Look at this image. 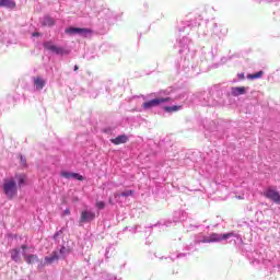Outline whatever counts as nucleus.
I'll return each mask as SVG.
<instances>
[{
	"mask_svg": "<svg viewBox=\"0 0 280 280\" xmlns=\"http://www.w3.org/2000/svg\"><path fill=\"white\" fill-rule=\"evenodd\" d=\"M140 96H133V100H137V98H139Z\"/></svg>",
	"mask_w": 280,
	"mask_h": 280,
	"instance_id": "nucleus-46",
	"label": "nucleus"
},
{
	"mask_svg": "<svg viewBox=\"0 0 280 280\" xmlns=\"http://www.w3.org/2000/svg\"><path fill=\"white\" fill-rule=\"evenodd\" d=\"M60 235V232L55 233L54 238L58 237Z\"/></svg>",
	"mask_w": 280,
	"mask_h": 280,
	"instance_id": "nucleus-45",
	"label": "nucleus"
},
{
	"mask_svg": "<svg viewBox=\"0 0 280 280\" xmlns=\"http://www.w3.org/2000/svg\"><path fill=\"white\" fill-rule=\"evenodd\" d=\"M58 252V255H59V259H66V257L69 255L70 250L69 248L65 247V246H61Z\"/></svg>",
	"mask_w": 280,
	"mask_h": 280,
	"instance_id": "nucleus-24",
	"label": "nucleus"
},
{
	"mask_svg": "<svg viewBox=\"0 0 280 280\" xmlns=\"http://www.w3.org/2000/svg\"><path fill=\"white\" fill-rule=\"evenodd\" d=\"M80 69V67H78V65H75L74 67H73V71H78Z\"/></svg>",
	"mask_w": 280,
	"mask_h": 280,
	"instance_id": "nucleus-44",
	"label": "nucleus"
},
{
	"mask_svg": "<svg viewBox=\"0 0 280 280\" xmlns=\"http://www.w3.org/2000/svg\"><path fill=\"white\" fill-rule=\"evenodd\" d=\"M140 229L139 225L132 226L129 229L130 233H137V230Z\"/></svg>",
	"mask_w": 280,
	"mask_h": 280,
	"instance_id": "nucleus-36",
	"label": "nucleus"
},
{
	"mask_svg": "<svg viewBox=\"0 0 280 280\" xmlns=\"http://www.w3.org/2000/svg\"><path fill=\"white\" fill-rule=\"evenodd\" d=\"M13 178L16 180L19 187H21L22 185H25V176L15 175V177H13Z\"/></svg>",
	"mask_w": 280,
	"mask_h": 280,
	"instance_id": "nucleus-26",
	"label": "nucleus"
},
{
	"mask_svg": "<svg viewBox=\"0 0 280 280\" xmlns=\"http://www.w3.org/2000/svg\"><path fill=\"white\" fill-rule=\"evenodd\" d=\"M95 207H96V209L98 211H102V210L106 209V202H104V201H96Z\"/></svg>",
	"mask_w": 280,
	"mask_h": 280,
	"instance_id": "nucleus-27",
	"label": "nucleus"
},
{
	"mask_svg": "<svg viewBox=\"0 0 280 280\" xmlns=\"http://www.w3.org/2000/svg\"><path fill=\"white\" fill-rule=\"evenodd\" d=\"M2 191L7 196L8 200H13L16 194H19V185L14 177L5 178L2 185Z\"/></svg>",
	"mask_w": 280,
	"mask_h": 280,
	"instance_id": "nucleus-4",
	"label": "nucleus"
},
{
	"mask_svg": "<svg viewBox=\"0 0 280 280\" xmlns=\"http://www.w3.org/2000/svg\"><path fill=\"white\" fill-rule=\"evenodd\" d=\"M244 78H245L244 72L238 73V79H240V80H244Z\"/></svg>",
	"mask_w": 280,
	"mask_h": 280,
	"instance_id": "nucleus-39",
	"label": "nucleus"
},
{
	"mask_svg": "<svg viewBox=\"0 0 280 280\" xmlns=\"http://www.w3.org/2000/svg\"><path fill=\"white\" fill-rule=\"evenodd\" d=\"M231 95H233L234 97H240V95H246V88L245 86L231 88Z\"/></svg>",
	"mask_w": 280,
	"mask_h": 280,
	"instance_id": "nucleus-18",
	"label": "nucleus"
},
{
	"mask_svg": "<svg viewBox=\"0 0 280 280\" xmlns=\"http://www.w3.org/2000/svg\"><path fill=\"white\" fill-rule=\"evenodd\" d=\"M33 84L35 86V91H43L47 84V80L43 79L42 77H34Z\"/></svg>",
	"mask_w": 280,
	"mask_h": 280,
	"instance_id": "nucleus-14",
	"label": "nucleus"
},
{
	"mask_svg": "<svg viewBox=\"0 0 280 280\" xmlns=\"http://www.w3.org/2000/svg\"><path fill=\"white\" fill-rule=\"evenodd\" d=\"M177 47L179 49V56H182L179 67H182L184 71L189 70L191 60H194V56H196V51L191 50V39L187 36L177 39Z\"/></svg>",
	"mask_w": 280,
	"mask_h": 280,
	"instance_id": "nucleus-2",
	"label": "nucleus"
},
{
	"mask_svg": "<svg viewBox=\"0 0 280 280\" xmlns=\"http://www.w3.org/2000/svg\"><path fill=\"white\" fill-rule=\"evenodd\" d=\"M95 218V211L88 208L83 209L80 214L79 225L84 226V224H91V222H93Z\"/></svg>",
	"mask_w": 280,
	"mask_h": 280,
	"instance_id": "nucleus-7",
	"label": "nucleus"
},
{
	"mask_svg": "<svg viewBox=\"0 0 280 280\" xmlns=\"http://www.w3.org/2000/svg\"><path fill=\"white\" fill-rule=\"evenodd\" d=\"M217 56H218V46H215L214 48H211V51H210L211 60H214Z\"/></svg>",
	"mask_w": 280,
	"mask_h": 280,
	"instance_id": "nucleus-28",
	"label": "nucleus"
},
{
	"mask_svg": "<svg viewBox=\"0 0 280 280\" xmlns=\"http://www.w3.org/2000/svg\"><path fill=\"white\" fill-rule=\"evenodd\" d=\"M229 60H231V57H222L221 65H226V62H229Z\"/></svg>",
	"mask_w": 280,
	"mask_h": 280,
	"instance_id": "nucleus-35",
	"label": "nucleus"
},
{
	"mask_svg": "<svg viewBox=\"0 0 280 280\" xmlns=\"http://www.w3.org/2000/svg\"><path fill=\"white\" fill-rule=\"evenodd\" d=\"M21 249L25 253V250H27V245H21Z\"/></svg>",
	"mask_w": 280,
	"mask_h": 280,
	"instance_id": "nucleus-40",
	"label": "nucleus"
},
{
	"mask_svg": "<svg viewBox=\"0 0 280 280\" xmlns=\"http://www.w3.org/2000/svg\"><path fill=\"white\" fill-rule=\"evenodd\" d=\"M44 49H47V51H50V54H55V56H68L69 54V50L55 45L51 40L44 42Z\"/></svg>",
	"mask_w": 280,
	"mask_h": 280,
	"instance_id": "nucleus-6",
	"label": "nucleus"
},
{
	"mask_svg": "<svg viewBox=\"0 0 280 280\" xmlns=\"http://www.w3.org/2000/svg\"><path fill=\"white\" fill-rule=\"evenodd\" d=\"M0 8H7V10H14L16 2L14 0H0Z\"/></svg>",
	"mask_w": 280,
	"mask_h": 280,
	"instance_id": "nucleus-21",
	"label": "nucleus"
},
{
	"mask_svg": "<svg viewBox=\"0 0 280 280\" xmlns=\"http://www.w3.org/2000/svg\"><path fill=\"white\" fill-rule=\"evenodd\" d=\"M186 250H194V245L190 244L189 246L186 247Z\"/></svg>",
	"mask_w": 280,
	"mask_h": 280,
	"instance_id": "nucleus-41",
	"label": "nucleus"
},
{
	"mask_svg": "<svg viewBox=\"0 0 280 280\" xmlns=\"http://www.w3.org/2000/svg\"><path fill=\"white\" fill-rule=\"evenodd\" d=\"M60 176L62 178H67V180H70V178H74V180H84V176L80 175V173H71L68 171H61Z\"/></svg>",
	"mask_w": 280,
	"mask_h": 280,
	"instance_id": "nucleus-12",
	"label": "nucleus"
},
{
	"mask_svg": "<svg viewBox=\"0 0 280 280\" xmlns=\"http://www.w3.org/2000/svg\"><path fill=\"white\" fill-rule=\"evenodd\" d=\"M197 97H198L200 104H202V106H212V105L207 104V102L213 101L210 91L209 92H200Z\"/></svg>",
	"mask_w": 280,
	"mask_h": 280,
	"instance_id": "nucleus-11",
	"label": "nucleus"
},
{
	"mask_svg": "<svg viewBox=\"0 0 280 280\" xmlns=\"http://www.w3.org/2000/svg\"><path fill=\"white\" fill-rule=\"evenodd\" d=\"M182 109H183V105H173V106L163 107L164 113H168V114L178 113V110H182Z\"/></svg>",
	"mask_w": 280,
	"mask_h": 280,
	"instance_id": "nucleus-22",
	"label": "nucleus"
},
{
	"mask_svg": "<svg viewBox=\"0 0 280 280\" xmlns=\"http://www.w3.org/2000/svg\"><path fill=\"white\" fill-rule=\"evenodd\" d=\"M187 220V212L185 210H177L173 213V222H185Z\"/></svg>",
	"mask_w": 280,
	"mask_h": 280,
	"instance_id": "nucleus-15",
	"label": "nucleus"
},
{
	"mask_svg": "<svg viewBox=\"0 0 280 280\" xmlns=\"http://www.w3.org/2000/svg\"><path fill=\"white\" fill-rule=\"evenodd\" d=\"M103 278L106 277L107 280H117V278L113 275H109V273H103L102 276Z\"/></svg>",
	"mask_w": 280,
	"mask_h": 280,
	"instance_id": "nucleus-33",
	"label": "nucleus"
},
{
	"mask_svg": "<svg viewBox=\"0 0 280 280\" xmlns=\"http://www.w3.org/2000/svg\"><path fill=\"white\" fill-rule=\"evenodd\" d=\"M39 23L44 27H54V25H56V20L50 15H44L43 19H40Z\"/></svg>",
	"mask_w": 280,
	"mask_h": 280,
	"instance_id": "nucleus-16",
	"label": "nucleus"
},
{
	"mask_svg": "<svg viewBox=\"0 0 280 280\" xmlns=\"http://www.w3.org/2000/svg\"><path fill=\"white\" fill-rule=\"evenodd\" d=\"M65 33L69 36H82L83 38H86V36L91 34V30L70 26L66 28Z\"/></svg>",
	"mask_w": 280,
	"mask_h": 280,
	"instance_id": "nucleus-8",
	"label": "nucleus"
},
{
	"mask_svg": "<svg viewBox=\"0 0 280 280\" xmlns=\"http://www.w3.org/2000/svg\"><path fill=\"white\" fill-rule=\"evenodd\" d=\"M188 255H189V253L177 252L176 254H171L168 259H171V261H176V259H184Z\"/></svg>",
	"mask_w": 280,
	"mask_h": 280,
	"instance_id": "nucleus-23",
	"label": "nucleus"
},
{
	"mask_svg": "<svg viewBox=\"0 0 280 280\" xmlns=\"http://www.w3.org/2000/svg\"><path fill=\"white\" fill-rule=\"evenodd\" d=\"M135 190H125L120 194V196H122V198H129V196H133Z\"/></svg>",
	"mask_w": 280,
	"mask_h": 280,
	"instance_id": "nucleus-29",
	"label": "nucleus"
},
{
	"mask_svg": "<svg viewBox=\"0 0 280 280\" xmlns=\"http://www.w3.org/2000/svg\"><path fill=\"white\" fill-rule=\"evenodd\" d=\"M210 95L212 97V101H207V104L210 106H223L224 104V91L212 88L210 90Z\"/></svg>",
	"mask_w": 280,
	"mask_h": 280,
	"instance_id": "nucleus-5",
	"label": "nucleus"
},
{
	"mask_svg": "<svg viewBox=\"0 0 280 280\" xmlns=\"http://www.w3.org/2000/svg\"><path fill=\"white\" fill-rule=\"evenodd\" d=\"M36 264H38V265H37V269H38V270H43V268H45V266H48L47 262H46V260H45V258H44V260H39V261H37Z\"/></svg>",
	"mask_w": 280,
	"mask_h": 280,
	"instance_id": "nucleus-30",
	"label": "nucleus"
},
{
	"mask_svg": "<svg viewBox=\"0 0 280 280\" xmlns=\"http://www.w3.org/2000/svg\"><path fill=\"white\" fill-rule=\"evenodd\" d=\"M110 143H113L114 145H121V143H128V136L126 135L117 136L116 138L110 139Z\"/></svg>",
	"mask_w": 280,
	"mask_h": 280,
	"instance_id": "nucleus-19",
	"label": "nucleus"
},
{
	"mask_svg": "<svg viewBox=\"0 0 280 280\" xmlns=\"http://www.w3.org/2000/svg\"><path fill=\"white\" fill-rule=\"evenodd\" d=\"M22 257L24 258L25 262L28 264V266H32V264L40 261V259H38V255L36 254H27L25 252H22Z\"/></svg>",
	"mask_w": 280,
	"mask_h": 280,
	"instance_id": "nucleus-13",
	"label": "nucleus"
},
{
	"mask_svg": "<svg viewBox=\"0 0 280 280\" xmlns=\"http://www.w3.org/2000/svg\"><path fill=\"white\" fill-rule=\"evenodd\" d=\"M20 163L21 165H27V160L25 159V156L20 155Z\"/></svg>",
	"mask_w": 280,
	"mask_h": 280,
	"instance_id": "nucleus-34",
	"label": "nucleus"
},
{
	"mask_svg": "<svg viewBox=\"0 0 280 280\" xmlns=\"http://www.w3.org/2000/svg\"><path fill=\"white\" fill-rule=\"evenodd\" d=\"M191 69H194V66H191Z\"/></svg>",
	"mask_w": 280,
	"mask_h": 280,
	"instance_id": "nucleus-48",
	"label": "nucleus"
},
{
	"mask_svg": "<svg viewBox=\"0 0 280 280\" xmlns=\"http://www.w3.org/2000/svg\"><path fill=\"white\" fill-rule=\"evenodd\" d=\"M229 30L222 25H218V23H213L212 25V34L214 36H218L219 38H224V36L228 34Z\"/></svg>",
	"mask_w": 280,
	"mask_h": 280,
	"instance_id": "nucleus-10",
	"label": "nucleus"
},
{
	"mask_svg": "<svg viewBox=\"0 0 280 280\" xmlns=\"http://www.w3.org/2000/svg\"><path fill=\"white\" fill-rule=\"evenodd\" d=\"M113 250V247L112 245L107 246L106 249H105V257L106 259H110V253Z\"/></svg>",
	"mask_w": 280,
	"mask_h": 280,
	"instance_id": "nucleus-31",
	"label": "nucleus"
},
{
	"mask_svg": "<svg viewBox=\"0 0 280 280\" xmlns=\"http://www.w3.org/2000/svg\"><path fill=\"white\" fill-rule=\"evenodd\" d=\"M253 257H254V261H256V264H259L261 261V259L260 258H256L255 255H253Z\"/></svg>",
	"mask_w": 280,
	"mask_h": 280,
	"instance_id": "nucleus-42",
	"label": "nucleus"
},
{
	"mask_svg": "<svg viewBox=\"0 0 280 280\" xmlns=\"http://www.w3.org/2000/svg\"><path fill=\"white\" fill-rule=\"evenodd\" d=\"M165 93L168 95L167 97H156L147 101L142 103V108L138 109V112L141 113V110L156 108V106H161V104H165V102H185L187 100V93L183 92L180 89L170 88Z\"/></svg>",
	"mask_w": 280,
	"mask_h": 280,
	"instance_id": "nucleus-1",
	"label": "nucleus"
},
{
	"mask_svg": "<svg viewBox=\"0 0 280 280\" xmlns=\"http://www.w3.org/2000/svg\"><path fill=\"white\" fill-rule=\"evenodd\" d=\"M189 27H191V23H189L187 26H184V30L179 28V32H187Z\"/></svg>",
	"mask_w": 280,
	"mask_h": 280,
	"instance_id": "nucleus-37",
	"label": "nucleus"
},
{
	"mask_svg": "<svg viewBox=\"0 0 280 280\" xmlns=\"http://www.w3.org/2000/svg\"><path fill=\"white\" fill-rule=\"evenodd\" d=\"M264 196L268 200H271V202H275V205H280V194H279V190H276L275 188L269 187V188H267L264 191Z\"/></svg>",
	"mask_w": 280,
	"mask_h": 280,
	"instance_id": "nucleus-9",
	"label": "nucleus"
},
{
	"mask_svg": "<svg viewBox=\"0 0 280 280\" xmlns=\"http://www.w3.org/2000/svg\"><path fill=\"white\" fill-rule=\"evenodd\" d=\"M46 265L51 266V264H56L60 259V255L58 254V250H55L49 256L44 257Z\"/></svg>",
	"mask_w": 280,
	"mask_h": 280,
	"instance_id": "nucleus-17",
	"label": "nucleus"
},
{
	"mask_svg": "<svg viewBox=\"0 0 280 280\" xmlns=\"http://www.w3.org/2000/svg\"><path fill=\"white\" fill-rule=\"evenodd\" d=\"M11 259L15 264H21V249L20 248H13L10 250Z\"/></svg>",
	"mask_w": 280,
	"mask_h": 280,
	"instance_id": "nucleus-20",
	"label": "nucleus"
},
{
	"mask_svg": "<svg viewBox=\"0 0 280 280\" xmlns=\"http://www.w3.org/2000/svg\"><path fill=\"white\" fill-rule=\"evenodd\" d=\"M63 214H65V215H71V210L66 209V210L63 211Z\"/></svg>",
	"mask_w": 280,
	"mask_h": 280,
	"instance_id": "nucleus-38",
	"label": "nucleus"
},
{
	"mask_svg": "<svg viewBox=\"0 0 280 280\" xmlns=\"http://www.w3.org/2000/svg\"><path fill=\"white\" fill-rule=\"evenodd\" d=\"M261 75H264V71H258L256 73L248 74L247 78H248V80H259V78H261Z\"/></svg>",
	"mask_w": 280,
	"mask_h": 280,
	"instance_id": "nucleus-25",
	"label": "nucleus"
},
{
	"mask_svg": "<svg viewBox=\"0 0 280 280\" xmlns=\"http://www.w3.org/2000/svg\"><path fill=\"white\" fill-rule=\"evenodd\" d=\"M172 222L170 221H160L158 224H154L153 226H170Z\"/></svg>",
	"mask_w": 280,
	"mask_h": 280,
	"instance_id": "nucleus-32",
	"label": "nucleus"
},
{
	"mask_svg": "<svg viewBox=\"0 0 280 280\" xmlns=\"http://www.w3.org/2000/svg\"><path fill=\"white\" fill-rule=\"evenodd\" d=\"M201 244H212L215 242H228L229 244H242V236L235 234L234 232H229L224 234L212 233L208 236H202L198 240Z\"/></svg>",
	"mask_w": 280,
	"mask_h": 280,
	"instance_id": "nucleus-3",
	"label": "nucleus"
},
{
	"mask_svg": "<svg viewBox=\"0 0 280 280\" xmlns=\"http://www.w3.org/2000/svg\"><path fill=\"white\" fill-rule=\"evenodd\" d=\"M104 132H106V135H110L112 130H110V128H106V129H104Z\"/></svg>",
	"mask_w": 280,
	"mask_h": 280,
	"instance_id": "nucleus-43",
	"label": "nucleus"
},
{
	"mask_svg": "<svg viewBox=\"0 0 280 280\" xmlns=\"http://www.w3.org/2000/svg\"><path fill=\"white\" fill-rule=\"evenodd\" d=\"M142 97V100H145V96H141Z\"/></svg>",
	"mask_w": 280,
	"mask_h": 280,
	"instance_id": "nucleus-47",
	"label": "nucleus"
}]
</instances>
